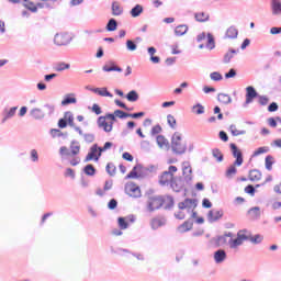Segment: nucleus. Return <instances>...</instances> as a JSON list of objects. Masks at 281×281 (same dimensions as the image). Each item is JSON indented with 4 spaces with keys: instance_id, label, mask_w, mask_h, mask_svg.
Returning <instances> with one entry per match:
<instances>
[{
    "instance_id": "27",
    "label": "nucleus",
    "mask_w": 281,
    "mask_h": 281,
    "mask_svg": "<svg viewBox=\"0 0 281 281\" xmlns=\"http://www.w3.org/2000/svg\"><path fill=\"white\" fill-rule=\"evenodd\" d=\"M126 100L128 102H137L139 100V93H137L135 90H132L126 94Z\"/></svg>"
},
{
    "instance_id": "52",
    "label": "nucleus",
    "mask_w": 281,
    "mask_h": 281,
    "mask_svg": "<svg viewBox=\"0 0 281 281\" xmlns=\"http://www.w3.org/2000/svg\"><path fill=\"white\" fill-rule=\"evenodd\" d=\"M153 229H157V227H161V220L155 217L151 220Z\"/></svg>"
},
{
    "instance_id": "56",
    "label": "nucleus",
    "mask_w": 281,
    "mask_h": 281,
    "mask_svg": "<svg viewBox=\"0 0 281 281\" xmlns=\"http://www.w3.org/2000/svg\"><path fill=\"white\" fill-rule=\"evenodd\" d=\"M206 43H207L206 46L210 47L211 49L212 47H214V37L211 34L206 36Z\"/></svg>"
},
{
    "instance_id": "54",
    "label": "nucleus",
    "mask_w": 281,
    "mask_h": 281,
    "mask_svg": "<svg viewBox=\"0 0 281 281\" xmlns=\"http://www.w3.org/2000/svg\"><path fill=\"white\" fill-rule=\"evenodd\" d=\"M85 142L88 144H92V142H95V136L93 134H85L83 136Z\"/></svg>"
},
{
    "instance_id": "34",
    "label": "nucleus",
    "mask_w": 281,
    "mask_h": 281,
    "mask_svg": "<svg viewBox=\"0 0 281 281\" xmlns=\"http://www.w3.org/2000/svg\"><path fill=\"white\" fill-rule=\"evenodd\" d=\"M117 30V21L115 19H111L106 24L108 32H115Z\"/></svg>"
},
{
    "instance_id": "48",
    "label": "nucleus",
    "mask_w": 281,
    "mask_h": 281,
    "mask_svg": "<svg viewBox=\"0 0 281 281\" xmlns=\"http://www.w3.org/2000/svg\"><path fill=\"white\" fill-rule=\"evenodd\" d=\"M265 162H266L267 170L273 169V157L272 156H267Z\"/></svg>"
},
{
    "instance_id": "3",
    "label": "nucleus",
    "mask_w": 281,
    "mask_h": 281,
    "mask_svg": "<svg viewBox=\"0 0 281 281\" xmlns=\"http://www.w3.org/2000/svg\"><path fill=\"white\" fill-rule=\"evenodd\" d=\"M171 150L176 155H183L188 150V144L183 140V136L179 132H175L171 137Z\"/></svg>"
},
{
    "instance_id": "9",
    "label": "nucleus",
    "mask_w": 281,
    "mask_h": 281,
    "mask_svg": "<svg viewBox=\"0 0 281 281\" xmlns=\"http://www.w3.org/2000/svg\"><path fill=\"white\" fill-rule=\"evenodd\" d=\"M71 41V36L67 33H57L54 37L55 45H69Z\"/></svg>"
},
{
    "instance_id": "29",
    "label": "nucleus",
    "mask_w": 281,
    "mask_h": 281,
    "mask_svg": "<svg viewBox=\"0 0 281 281\" xmlns=\"http://www.w3.org/2000/svg\"><path fill=\"white\" fill-rule=\"evenodd\" d=\"M122 12H123L122 5H120L119 2H113L112 3L113 16H120V14H122Z\"/></svg>"
},
{
    "instance_id": "47",
    "label": "nucleus",
    "mask_w": 281,
    "mask_h": 281,
    "mask_svg": "<svg viewBox=\"0 0 281 281\" xmlns=\"http://www.w3.org/2000/svg\"><path fill=\"white\" fill-rule=\"evenodd\" d=\"M210 78L211 80H214V82H218L223 80V75H221V72L214 71V72H211Z\"/></svg>"
},
{
    "instance_id": "14",
    "label": "nucleus",
    "mask_w": 281,
    "mask_h": 281,
    "mask_svg": "<svg viewBox=\"0 0 281 281\" xmlns=\"http://www.w3.org/2000/svg\"><path fill=\"white\" fill-rule=\"evenodd\" d=\"M23 5L26 10H30V12H37L38 8H42L41 3L34 0H24Z\"/></svg>"
},
{
    "instance_id": "40",
    "label": "nucleus",
    "mask_w": 281,
    "mask_h": 281,
    "mask_svg": "<svg viewBox=\"0 0 281 281\" xmlns=\"http://www.w3.org/2000/svg\"><path fill=\"white\" fill-rule=\"evenodd\" d=\"M229 131L234 137H238V135H245V131H240L236 127V125H231Z\"/></svg>"
},
{
    "instance_id": "12",
    "label": "nucleus",
    "mask_w": 281,
    "mask_h": 281,
    "mask_svg": "<svg viewBox=\"0 0 281 281\" xmlns=\"http://www.w3.org/2000/svg\"><path fill=\"white\" fill-rule=\"evenodd\" d=\"M120 229H128V223H135V216L119 217L117 220Z\"/></svg>"
},
{
    "instance_id": "11",
    "label": "nucleus",
    "mask_w": 281,
    "mask_h": 281,
    "mask_svg": "<svg viewBox=\"0 0 281 281\" xmlns=\"http://www.w3.org/2000/svg\"><path fill=\"white\" fill-rule=\"evenodd\" d=\"M175 181V175L164 171L159 178L160 186H170Z\"/></svg>"
},
{
    "instance_id": "43",
    "label": "nucleus",
    "mask_w": 281,
    "mask_h": 281,
    "mask_svg": "<svg viewBox=\"0 0 281 281\" xmlns=\"http://www.w3.org/2000/svg\"><path fill=\"white\" fill-rule=\"evenodd\" d=\"M266 153H269V147H259L254 151L252 156L258 157L259 155H265Z\"/></svg>"
},
{
    "instance_id": "18",
    "label": "nucleus",
    "mask_w": 281,
    "mask_h": 281,
    "mask_svg": "<svg viewBox=\"0 0 281 281\" xmlns=\"http://www.w3.org/2000/svg\"><path fill=\"white\" fill-rule=\"evenodd\" d=\"M92 91L93 93L101 95V98H113V94L109 92L106 88H94Z\"/></svg>"
},
{
    "instance_id": "62",
    "label": "nucleus",
    "mask_w": 281,
    "mask_h": 281,
    "mask_svg": "<svg viewBox=\"0 0 281 281\" xmlns=\"http://www.w3.org/2000/svg\"><path fill=\"white\" fill-rule=\"evenodd\" d=\"M220 139H222V142H229V136H227V133L221 131L220 132Z\"/></svg>"
},
{
    "instance_id": "50",
    "label": "nucleus",
    "mask_w": 281,
    "mask_h": 281,
    "mask_svg": "<svg viewBox=\"0 0 281 281\" xmlns=\"http://www.w3.org/2000/svg\"><path fill=\"white\" fill-rule=\"evenodd\" d=\"M44 109H46L45 110L46 115H52V113H54V111L56 110V108L52 104H45Z\"/></svg>"
},
{
    "instance_id": "45",
    "label": "nucleus",
    "mask_w": 281,
    "mask_h": 281,
    "mask_svg": "<svg viewBox=\"0 0 281 281\" xmlns=\"http://www.w3.org/2000/svg\"><path fill=\"white\" fill-rule=\"evenodd\" d=\"M63 106H67V104H76V98L75 97H69L67 95L63 101H61Z\"/></svg>"
},
{
    "instance_id": "51",
    "label": "nucleus",
    "mask_w": 281,
    "mask_h": 281,
    "mask_svg": "<svg viewBox=\"0 0 281 281\" xmlns=\"http://www.w3.org/2000/svg\"><path fill=\"white\" fill-rule=\"evenodd\" d=\"M246 194H250L251 196H254V194H256V188H254V186L248 184L245 189Z\"/></svg>"
},
{
    "instance_id": "64",
    "label": "nucleus",
    "mask_w": 281,
    "mask_h": 281,
    "mask_svg": "<svg viewBox=\"0 0 281 281\" xmlns=\"http://www.w3.org/2000/svg\"><path fill=\"white\" fill-rule=\"evenodd\" d=\"M123 159H125V161H133V155H131L128 151H125L123 153Z\"/></svg>"
},
{
    "instance_id": "38",
    "label": "nucleus",
    "mask_w": 281,
    "mask_h": 281,
    "mask_svg": "<svg viewBox=\"0 0 281 281\" xmlns=\"http://www.w3.org/2000/svg\"><path fill=\"white\" fill-rule=\"evenodd\" d=\"M192 112L195 113V115H203L205 113V108L201 104L193 105Z\"/></svg>"
},
{
    "instance_id": "22",
    "label": "nucleus",
    "mask_w": 281,
    "mask_h": 281,
    "mask_svg": "<svg viewBox=\"0 0 281 281\" xmlns=\"http://www.w3.org/2000/svg\"><path fill=\"white\" fill-rule=\"evenodd\" d=\"M31 115L34 117V120H43V117H45V112L38 108H35L31 110Z\"/></svg>"
},
{
    "instance_id": "61",
    "label": "nucleus",
    "mask_w": 281,
    "mask_h": 281,
    "mask_svg": "<svg viewBox=\"0 0 281 281\" xmlns=\"http://www.w3.org/2000/svg\"><path fill=\"white\" fill-rule=\"evenodd\" d=\"M268 111H269L270 113H273V112L278 111V103L272 102V103L268 106Z\"/></svg>"
},
{
    "instance_id": "17",
    "label": "nucleus",
    "mask_w": 281,
    "mask_h": 281,
    "mask_svg": "<svg viewBox=\"0 0 281 281\" xmlns=\"http://www.w3.org/2000/svg\"><path fill=\"white\" fill-rule=\"evenodd\" d=\"M248 179L250 181H260V179H262V172L258 169H252L248 173Z\"/></svg>"
},
{
    "instance_id": "49",
    "label": "nucleus",
    "mask_w": 281,
    "mask_h": 281,
    "mask_svg": "<svg viewBox=\"0 0 281 281\" xmlns=\"http://www.w3.org/2000/svg\"><path fill=\"white\" fill-rule=\"evenodd\" d=\"M126 47L130 52H135V49H137V44L131 40H127Z\"/></svg>"
},
{
    "instance_id": "57",
    "label": "nucleus",
    "mask_w": 281,
    "mask_h": 281,
    "mask_svg": "<svg viewBox=\"0 0 281 281\" xmlns=\"http://www.w3.org/2000/svg\"><path fill=\"white\" fill-rule=\"evenodd\" d=\"M92 111H93V113H95V115H101L102 114V108H100V105H98L97 103H94L92 105Z\"/></svg>"
},
{
    "instance_id": "5",
    "label": "nucleus",
    "mask_w": 281,
    "mask_h": 281,
    "mask_svg": "<svg viewBox=\"0 0 281 281\" xmlns=\"http://www.w3.org/2000/svg\"><path fill=\"white\" fill-rule=\"evenodd\" d=\"M125 193L133 199H139L142 196V189L135 182H130L125 186Z\"/></svg>"
},
{
    "instance_id": "59",
    "label": "nucleus",
    "mask_w": 281,
    "mask_h": 281,
    "mask_svg": "<svg viewBox=\"0 0 281 281\" xmlns=\"http://www.w3.org/2000/svg\"><path fill=\"white\" fill-rule=\"evenodd\" d=\"M108 207L109 210H115V207H117V200L115 199L110 200V202L108 203Z\"/></svg>"
},
{
    "instance_id": "60",
    "label": "nucleus",
    "mask_w": 281,
    "mask_h": 281,
    "mask_svg": "<svg viewBox=\"0 0 281 281\" xmlns=\"http://www.w3.org/2000/svg\"><path fill=\"white\" fill-rule=\"evenodd\" d=\"M259 104H261V106H267V104H269V98L260 95Z\"/></svg>"
},
{
    "instance_id": "20",
    "label": "nucleus",
    "mask_w": 281,
    "mask_h": 281,
    "mask_svg": "<svg viewBox=\"0 0 281 281\" xmlns=\"http://www.w3.org/2000/svg\"><path fill=\"white\" fill-rule=\"evenodd\" d=\"M76 155H80V143L72 140L70 144V157H76Z\"/></svg>"
},
{
    "instance_id": "39",
    "label": "nucleus",
    "mask_w": 281,
    "mask_h": 281,
    "mask_svg": "<svg viewBox=\"0 0 281 281\" xmlns=\"http://www.w3.org/2000/svg\"><path fill=\"white\" fill-rule=\"evenodd\" d=\"M69 67H71L69 64L60 61L56 64L55 71H65V69H69Z\"/></svg>"
},
{
    "instance_id": "58",
    "label": "nucleus",
    "mask_w": 281,
    "mask_h": 281,
    "mask_svg": "<svg viewBox=\"0 0 281 281\" xmlns=\"http://www.w3.org/2000/svg\"><path fill=\"white\" fill-rule=\"evenodd\" d=\"M161 131H162L161 125H155L151 128V135H159V133H161Z\"/></svg>"
},
{
    "instance_id": "30",
    "label": "nucleus",
    "mask_w": 281,
    "mask_h": 281,
    "mask_svg": "<svg viewBox=\"0 0 281 281\" xmlns=\"http://www.w3.org/2000/svg\"><path fill=\"white\" fill-rule=\"evenodd\" d=\"M64 119H66V122L69 126H71V128H76V123L74 122V114L71 112H65Z\"/></svg>"
},
{
    "instance_id": "16",
    "label": "nucleus",
    "mask_w": 281,
    "mask_h": 281,
    "mask_svg": "<svg viewBox=\"0 0 281 281\" xmlns=\"http://www.w3.org/2000/svg\"><path fill=\"white\" fill-rule=\"evenodd\" d=\"M194 227V223L192 221H186L183 224L177 227V232L179 234H186V232H190Z\"/></svg>"
},
{
    "instance_id": "13",
    "label": "nucleus",
    "mask_w": 281,
    "mask_h": 281,
    "mask_svg": "<svg viewBox=\"0 0 281 281\" xmlns=\"http://www.w3.org/2000/svg\"><path fill=\"white\" fill-rule=\"evenodd\" d=\"M220 218H223V211H218V210L209 211L207 221L210 223H214V222L218 221Z\"/></svg>"
},
{
    "instance_id": "28",
    "label": "nucleus",
    "mask_w": 281,
    "mask_h": 281,
    "mask_svg": "<svg viewBox=\"0 0 281 281\" xmlns=\"http://www.w3.org/2000/svg\"><path fill=\"white\" fill-rule=\"evenodd\" d=\"M217 100L218 102H221V104H229V102H232V97H229V94L226 93H220L217 95Z\"/></svg>"
},
{
    "instance_id": "44",
    "label": "nucleus",
    "mask_w": 281,
    "mask_h": 281,
    "mask_svg": "<svg viewBox=\"0 0 281 281\" xmlns=\"http://www.w3.org/2000/svg\"><path fill=\"white\" fill-rule=\"evenodd\" d=\"M114 117H120V120H124L128 117V113L122 111V110H115L113 113Z\"/></svg>"
},
{
    "instance_id": "55",
    "label": "nucleus",
    "mask_w": 281,
    "mask_h": 281,
    "mask_svg": "<svg viewBox=\"0 0 281 281\" xmlns=\"http://www.w3.org/2000/svg\"><path fill=\"white\" fill-rule=\"evenodd\" d=\"M60 155L66 156V157H71V153L69 149L65 146L60 147L59 149Z\"/></svg>"
},
{
    "instance_id": "46",
    "label": "nucleus",
    "mask_w": 281,
    "mask_h": 281,
    "mask_svg": "<svg viewBox=\"0 0 281 281\" xmlns=\"http://www.w3.org/2000/svg\"><path fill=\"white\" fill-rule=\"evenodd\" d=\"M167 122L170 127L177 128V119H175L173 115H171V114L167 115Z\"/></svg>"
},
{
    "instance_id": "1",
    "label": "nucleus",
    "mask_w": 281,
    "mask_h": 281,
    "mask_svg": "<svg viewBox=\"0 0 281 281\" xmlns=\"http://www.w3.org/2000/svg\"><path fill=\"white\" fill-rule=\"evenodd\" d=\"M194 210H196V201L193 199H186L178 203V211L175 213V217L179 221H183L189 214L191 218H196Z\"/></svg>"
},
{
    "instance_id": "53",
    "label": "nucleus",
    "mask_w": 281,
    "mask_h": 281,
    "mask_svg": "<svg viewBox=\"0 0 281 281\" xmlns=\"http://www.w3.org/2000/svg\"><path fill=\"white\" fill-rule=\"evenodd\" d=\"M64 175L65 177H70V179H76V171L71 168H67Z\"/></svg>"
},
{
    "instance_id": "41",
    "label": "nucleus",
    "mask_w": 281,
    "mask_h": 281,
    "mask_svg": "<svg viewBox=\"0 0 281 281\" xmlns=\"http://www.w3.org/2000/svg\"><path fill=\"white\" fill-rule=\"evenodd\" d=\"M16 106L11 108L8 112L7 115L3 117L2 122H5L7 120H10V117H14V115L16 114Z\"/></svg>"
},
{
    "instance_id": "2",
    "label": "nucleus",
    "mask_w": 281,
    "mask_h": 281,
    "mask_svg": "<svg viewBox=\"0 0 281 281\" xmlns=\"http://www.w3.org/2000/svg\"><path fill=\"white\" fill-rule=\"evenodd\" d=\"M250 240V243H254L255 245H258V243H262V236L261 235H251V233L247 229H241L237 233V238L231 239L229 247L232 249H236L237 247H240L243 243Z\"/></svg>"
},
{
    "instance_id": "25",
    "label": "nucleus",
    "mask_w": 281,
    "mask_h": 281,
    "mask_svg": "<svg viewBox=\"0 0 281 281\" xmlns=\"http://www.w3.org/2000/svg\"><path fill=\"white\" fill-rule=\"evenodd\" d=\"M195 20L199 22V23H205V21H209L210 20V14H207L206 12H199V13H195Z\"/></svg>"
},
{
    "instance_id": "19",
    "label": "nucleus",
    "mask_w": 281,
    "mask_h": 281,
    "mask_svg": "<svg viewBox=\"0 0 281 281\" xmlns=\"http://www.w3.org/2000/svg\"><path fill=\"white\" fill-rule=\"evenodd\" d=\"M225 38H238V29L236 26H231L226 30Z\"/></svg>"
},
{
    "instance_id": "36",
    "label": "nucleus",
    "mask_w": 281,
    "mask_h": 281,
    "mask_svg": "<svg viewBox=\"0 0 281 281\" xmlns=\"http://www.w3.org/2000/svg\"><path fill=\"white\" fill-rule=\"evenodd\" d=\"M106 172L110 175V177H115V173L117 172V168L113 162H109L106 165Z\"/></svg>"
},
{
    "instance_id": "23",
    "label": "nucleus",
    "mask_w": 281,
    "mask_h": 281,
    "mask_svg": "<svg viewBox=\"0 0 281 281\" xmlns=\"http://www.w3.org/2000/svg\"><path fill=\"white\" fill-rule=\"evenodd\" d=\"M103 71H119L122 72V68L117 67L115 63L111 61L110 64H106L103 66Z\"/></svg>"
},
{
    "instance_id": "35",
    "label": "nucleus",
    "mask_w": 281,
    "mask_h": 281,
    "mask_svg": "<svg viewBox=\"0 0 281 281\" xmlns=\"http://www.w3.org/2000/svg\"><path fill=\"white\" fill-rule=\"evenodd\" d=\"M272 12L273 14L281 13V2L280 0H272Z\"/></svg>"
},
{
    "instance_id": "26",
    "label": "nucleus",
    "mask_w": 281,
    "mask_h": 281,
    "mask_svg": "<svg viewBox=\"0 0 281 281\" xmlns=\"http://www.w3.org/2000/svg\"><path fill=\"white\" fill-rule=\"evenodd\" d=\"M236 166H238V165H235L234 162H233V165H231L228 168H227V170H226V177H227V179H232L233 177H235V175H236V172H238V169H236Z\"/></svg>"
},
{
    "instance_id": "24",
    "label": "nucleus",
    "mask_w": 281,
    "mask_h": 281,
    "mask_svg": "<svg viewBox=\"0 0 281 281\" xmlns=\"http://www.w3.org/2000/svg\"><path fill=\"white\" fill-rule=\"evenodd\" d=\"M142 12H144V7H142V4H136L131 10V16H133V19H137V16H139V14H142Z\"/></svg>"
},
{
    "instance_id": "4",
    "label": "nucleus",
    "mask_w": 281,
    "mask_h": 281,
    "mask_svg": "<svg viewBox=\"0 0 281 281\" xmlns=\"http://www.w3.org/2000/svg\"><path fill=\"white\" fill-rule=\"evenodd\" d=\"M97 124L104 133H111L113 131V124H115V115L105 114L104 116H99Z\"/></svg>"
},
{
    "instance_id": "7",
    "label": "nucleus",
    "mask_w": 281,
    "mask_h": 281,
    "mask_svg": "<svg viewBox=\"0 0 281 281\" xmlns=\"http://www.w3.org/2000/svg\"><path fill=\"white\" fill-rule=\"evenodd\" d=\"M229 146H231L232 155L235 158V161H234L235 166L237 167L243 166V162L245 161L243 158V151L234 143H231Z\"/></svg>"
},
{
    "instance_id": "33",
    "label": "nucleus",
    "mask_w": 281,
    "mask_h": 281,
    "mask_svg": "<svg viewBox=\"0 0 281 281\" xmlns=\"http://www.w3.org/2000/svg\"><path fill=\"white\" fill-rule=\"evenodd\" d=\"M182 172H183V176L187 179H191V177H192V167L189 164H184Z\"/></svg>"
},
{
    "instance_id": "8",
    "label": "nucleus",
    "mask_w": 281,
    "mask_h": 281,
    "mask_svg": "<svg viewBox=\"0 0 281 281\" xmlns=\"http://www.w3.org/2000/svg\"><path fill=\"white\" fill-rule=\"evenodd\" d=\"M164 205V198L161 196H150L147 202V206L149 212H155V210H159Z\"/></svg>"
},
{
    "instance_id": "21",
    "label": "nucleus",
    "mask_w": 281,
    "mask_h": 281,
    "mask_svg": "<svg viewBox=\"0 0 281 281\" xmlns=\"http://www.w3.org/2000/svg\"><path fill=\"white\" fill-rule=\"evenodd\" d=\"M225 258H227V254L225 252V250L220 249V250L215 251V254H214L215 262L221 263L225 260Z\"/></svg>"
},
{
    "instance_id": "32",
    "label": "nucleus",
    "mask_w": 281,
    "mask_h": 281,
    "mask_svg": "<svg viewBox=\"0 0 281 281\" xmlns=\"http://www.w3.org/2000/svg\"><path fill=\"white\" fill-rule=\"evenodd\" d=\"M188 32V25H178L175 30L176 36H183Z\"/></svg>"
},
{
    "instance_id": "6",
    "label": "nucleus",
    "mask_w": 281,
    "mask_h": 281,
    "mask_svg": "<svg viewBox=\"0 0 281 281\" xmlns=\"http://www.w3.org/2000/svg\"><path fill=\"white\" fill-rule=\"evenodd\" d=\"M102 157V149L98 146V144H94L91 146L90 151L86 156V161H98Z\"/></svg>"
},
{
    "instance_id": "10",
    "label": "nucleus",
    "mask_w": 281,
    "mask_h": 281,
    "mask_svg": "<svg viewBox=\"0 0 281 281\" xmlns=\"http://www.w3.org/2000/svg\"><path fill=\"white\" fill-rule=\"evenodd\" d=\"M139 177H144V167L142 165H136L126 176V179H139Z\"/></svg>"
},
{
    "instance_id": "31",
    "label": "nucleus",
    "mask_w": 281,
    "mask_h": 281,
    "mask_svg": "<svg viewBox=\"0 0 281 281\" xmlns=\"http://www.w3.org/2000/svg\"><path fill=\"white\" fill-rule=\"evenodd\" d=\"M156 142L160 148L168 147V139L164 135H158Z\"/></svg>"
},
{
    "instance_id": "63",
    "label": "nucleus",
    "mask_w": 281,
    "mask_h": 281,
    "mask_svg": "<svg viewBox=\"0 0 281 281\" xmlns=\"http://www.w3.org/2000/svg\"><path fill=\"white\" fill-rule=\"evenodd\" d=\"M58 126L60 128H67V120L65 117L64 119H59Z\"/></svg>"
},
{
    "instance_id": "37",
    "label": "nucleus",
    "mask_w": 281,
    "mask_h": 281,
    "mask_svg": "<svg viewBox=\"0 0 281 281\" xmlns=\"http://www.w3.org/2000/svg\"><path fill=\"white\" fill-rule=\"evenodd\" d=\"M83 172L85 175H88V177H93V175H95V167H93V165H87Z\"/></svg>"
},
{
    "instance_id": "42",
    "label": "nucleus",
    "mask_w": 281,
    "mask_h": 281,
    "mask_svg": "<svg viewBox=\"0 0 281 281\" xmlns=\"http://www.w3.org/2000/svg\"><path fill=\"white\" fill-rule=\"evenodd\" d=\"M212 155L213 157L217 160V161H223V153L221 151V149L215 148L212 150Z\"/></svg>"
},
{
    "instance_id": "15",
    "label": "nucleus",
    "mask_w": 281,
    "mask_h": 281,
    "mask_svg": "<svg viewBox=\"0 0 281 281\" xmlns=\"http://www.w3.org/2000/svg\"><path fill=\"white\" fill-rule=\"evenodd\" d=\"M254 98H258V92H256V89L254 87H247L246 88V104H250V102H254Z\"/></svg>"
}]
</instances>
